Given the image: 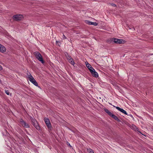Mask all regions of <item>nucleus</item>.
<instances>
[{
	"mask_svg": "<svg viewBox=\"0 0 153 153\" xmlns=\"http://www.w3.org/2000/svg\"><path fill=\"white\" fill-rule=\"evenodd\" d=\"M108 42L110 43H115L117 44H120L124 43V40L122 39H119L115 38H111L108 40Z\"/></svg>",
	"mask_w": 153,
	"mask_h": 153,
	"instance_id": "nucleus-1",
	"label": "nucleus"
},
{
	"mask_svg": "<svg viewBox=\"0 0 153 153\" xmlns=\"http://www.w3.org/2000/svg\"><path fill=\"white\" fill-rule=\"evenodd\" d=\"M33 54L36 58L38 60L41 62L42 64L44 63V61L42 57V56L39 52L36 51L34 52Z\"/></svg>",
	"mask_w": 153,
	"mask_h": 153,
	"instance_id": "nucleus-2",
	"label": "nucleus"
},
{
	"mask_svg": "<svg viewBox=\"0 0 153 153\" xmlns=\"http://www.w3.org/2000/svg\"><path fill=\"white\" fill-rule=\"evenodd\" d=\"M104 110L106 113L108 115L112 117L115 120L118 122L120 121V120L118 119L117 117L114 114H112L111 112L110 111H109L106 108H104Z\"/></svg>",
	"mask_w": 153,
	"mask_h": 153,
	"instance_id": "nucleus-3",
	"label": "nucleus"
},
{
	"mask_svg": "<svg viewBox=\"0 0 153 153\" xmlns=\"http://www.w3.org/2000/svg\"><path fill=\"white\" fill-rule=\"evenodd\" d=\"M28 76V78H29L30 81L31 82L35 85L36 86H38V84L36 81L34 79L33 77L31 75L30 73L28 72L27 73Z\"/></svg>",
	"mask_w": 153,
	"mask_h": 153,
	"instance_id": "nucleus-4",
	"label": "nucleus"
},
{
	"mask_svg": "<svg viewBox=\"0 0 153 153\" xmlns=\"http://www.w3.org/2000/svg\"><path fill=\"white\" fill-rule=\"evenodd\" d=\"M24 18L22 14H18L14 15L12 17L13 19L15 21H19L22 20Z\"/></svg>",
	"mask_w": 153,
	"mask_h": 153,
	"instance_id": "nucleus-5",
	"label": "nucleus"
},
{
	"mask_svg": "<svg viewBox=\"0 0 153 153\" xmlns=\"http://www.w3.org/2000/svg\"><path fill=\"white\" fill-rule=\"evenodd\" d=\"M20 123L24 127L28 128L30 127L28 124L26 122L22 119L20 120Z\"/></svg>",
	"mask_w": 153,
	"mask_h": 153,
	"instance_id": "nucleus-6",
	"label": "nucleus"
},
{
	"mask_svg": "<svg viewBox=\"0 0 153 153\" xmlns=\"http://www.w3.org/2000/svg\"><path fill=\"white\" fill-rule=\"evenodd\" d=\"M44 121L48 128H51V126L49 119L48 118H45Z\"/></svg>",
	"mask_w": 153,
	"mask_h": 153,
	"instance_id": "nucleus-7",
	"label": "nucleus"
},
{
	"mask_svg": "<svg viewBox=\"0 0 153 153\" xmlns=\"http://www.w3.org/2000/svg\"><path fill=\"white\" fill-rule=\"evenodd\" d=\"M90 72L94 77L96 78H97L98 77V74L94 68L92 69V70H90Z\"/></svg>",
	"mask_w": 153,
	"mask_h": 153,
	"instance_id": "nucleus-8",
	"label": "nucleus"
},
{
	"mask_svg": "<svg viewBox=\"0 0 153 153\" xmlns=\"http://www.w3.org/2000/svg\"><path fill=\"white\" fill-rule=\"evenodd\" d=\"M6 51V48L3 45L0 44V52L1 53L5 52Z\"/></svg>",
	"mask_w": 153,
	"mask_h": 153,
	"instance_id": "nucleus-9",
	"label": "nucleus"
},
{
	"mask_svg": "<svg viewBox=\"0 0 153 153\" xmlns=\"http://www.w3.org/2000/svg\"><path fill=\"white\" fill-rule=\"evenodd\" d=\"M86 23L89 25H93L95 26L97 25H98V24L96 22H92L89 21H86Z\"/></svg>",
	"mask_w": 153,
	"mask_h": 153,
	"instance_id": "nucleus-10",
	"label": "nucleus"
},
{
	"mask_svg": "<svg viewBox=\"0 0 153 153\" xmlns=\"http://www.w3.org/2000/svg\"><path fill=\"white\" fill-rule=\"evenodd\" d=\"M35 127V128L38 130H40V128L39 126L38 123L37 122H36L35 123V124H33V125Z\"/></svg>",
	"mask_w": 153,
	"mask_h": 153,
	"instance_id": "nucleus-11",
	"label": "nucleus"
},
{
	"mask_svg": "<svg viewBox=\"0 0 153 153\" xmlns=\"http://www.w3.org/2000/svg\"><path fill=\"white\" fill-rule=\"evenodd\" d=\"M85 64L86 67L88 68L90 71V70H92L94 68L91 67V66L88 62H85Z\"/></svg>",
	"mask_w": 153,
	"mask_h": 153,
	"instance_id": "nucleus-12",
	"label": "nucleus"
},
{
	"mask_svg": "<svg viewBox=\"0 0 153 153\" xmlns=\"http://www.w3.org/2000/svg\"><path fill=\"white\" fill-rule=\"evenodd\" d=\"M131 128L135 131H137L139 132L140 133L142 134L140 131H139L138 128H137L136 126L134 125H132Z\"/></svg>",
	"mask_w": 153,
	"mask_h": 153,
	"instance_id": "nucleus-13",
	"label": "nucleus"
},
{
	"mask_svg": "<svg viewBox=\"0 0 153 153\" xmlns=\"http://www.w3.org/2000/svg\"><path fill=\"white\" fill-rule=\"evenodd\" d=\"M68 60L69 62L70 63L71 65H74L75 64L74 61L73 59L71 57V58H70Z\"/></svg>",
	"mask_w": 153,
	"mask_h": 153,
	"instance_id": "nucleus-14",
	"label": "nucleus"
},
{
	"mask_svg": "<svg viewBox=\"0 0 153 153\" xmlns=\"http://www.w3.org/2000/svg\"><path fill=\"white\" fill-rule=\"evenodd\" d=\"M114 107H115L119 111H120L121 112L123 113L124 111V110L123 109V108H120V107H118V106H113Z\"/></svg>",
	"mask_w": 153,
	"mask_h": 153,
	"instance_id": "nucleus-15",
	"label": "nucleus"
},
{
	"mask_svg": "<svg viewBox=\"0 0 153 153\" xmlns=\"http://www.w3.org/2000/svg\"><path fill=\"white\" fill-rule=\"evenodd\" d=\"M65 54L68 60L71 57L68 53L67 52L65 53Z\"/></svg>",
	"mask_w": 153,
	"mask_h": 153,
	"instance_id": "nucleus-16",
	"label": "nucleus"
},
{
	"mask_svg": "<svg viewBox=\"0 0 153 153\" xmlns=\"http://www.w3.org/2000/svg\"><path fill=\"white\" fill-rule=\"evenodd\" d=\"M30 120L31 121V122L32 123V125H33V124H35L36 122H37V121L35 120V119H33L32 117H31L30 118Z\"/></svg>",
	"mask_w": 153,
	"mask_h": 153,
	"instance_id": "nucleus-17",
	"label": "nucleus"
},
{
	"mask_svg": "<svg viewBox=\"0 0 153 153\" xmlns=\"http://www.w3.org/2000/svg\"><path fill=\"white\" fill-rule=\"evenodd\" d=\"M87 150L89 153H94L93 150L90 148L88 149Z\"/></svg>",
	"mask_w": 153,
	"mask_h": 153,
	"instance_id": "nucleus-18",
	"label": "nucleus"
},
{
	"mask_svg": "<svg viewBox=\"0 0 153 153\" xmlns=\"http://www.w3.org/2000/svg\"><path fill=\"white\" fill-rule=\"evenodd\" d=\"M109 4L113 7H116V5L114 3H109Z\"/></svg>",
	"mask_w": 153,
	"mask_h": 153,
	"instance_id": "nucleus-19",
	"label": "nucleus"
},
{
	"mask_svg": "<svg viewBox=\"0 0 153 153\" xmlns=\"http://www.w3.org/2000/svg\"><path fill=\"white\" fill-rule=\"evenodd\" d=\"M5 93L7 95H9V92L8 90H5Z\"/></svg>",
	"mask_w": 153,
	"mask_h": 153,
	"instance_id": "nucleus-20",
	"label": "nucleus"
},
{
	"mask_svg": "<svg viewBox=\"0 0 153 153\" xmlns=\"http://www.w3.org/2000/svg\"><path fill=\"white\" fill-rule=\"evenodd\" d=\"M62 38L63 39H67L66 37L65 36V35L63 34Z\"/></svg>",
	"mask_w": 153,
	"mask_h": 153,
	"instance_id": "nucleus-21",
	"label": "nucleus"
},
{
	"mask_svg": "<svg viewBox=\"0 0 153 153\" xmlns=\"http://www.w3.org/2000/svg\"><path fill=\"white\" fill-rule=\"evenodd\" d=\"M123 113L127 115V113L126 111L125 110L124 111Z\"/></svg>",
	"mask_w": 153,
	"mask_h": 153,
	"instance_id": "nucleus-22",
	"label": "nucleus"
},
{
	"mask_svg": "<svg viewBox=\"0 0 153 153\" xmlns=\"http://www.w3.org/2000/svg\"><path fill=\"white\" fill-rule=\"evenodd\" d=\"M2 69V68L1 65H0V70H1Z\"/></svg>",
	"mask_w": 153,
	"mask_h": 153,
	"instance_id": "nucleus-23",
	"label": "nucleus"
},
{
	"mask_svg": "<svg viewBox=\"0 0 153 153\" xmlns=\"http://www.w3.org/2000/svg\"><path fill=\"white\" fill-rule=\"evenodd\" d=\"M67 144L68 145L70 146V147H71V146L70 144L69 143L67 142Z\"/></svg>",
	"mask_w": 153,
	"mask_h": 153,
	"instance_id": "nucleus-24",
	"label": "nucleus"
},
{
	"mask_svg": "<svg viewBox=\"0 0 153 153\" xmlns=\"http://www.w3.org/2000/svg\"><path fill=\"white\" fill-rule=\"evenodd\" d=\"M56 44H57L58 43H60V42L59 41H56Z\"/></svg>",
	"mask_w": 153,
	"mask_h": 153,
	"instance_id": "nucleus-25",
	"label": "nucleus"
},
{
	"mask_svg": "<svg viewBox=\"0 0 153 153\" xmlns=\"http://www.w3.org/2000/svg\"><path fill=\"white\" fill-rule=\"evenodd\" d=\"M1 83V81L0 79V83Z\"/></svg>",
	"mask_w": 153,
	"mask_h": 153,
	"instance_id": "nucleus-26",
	"label": "nucleus"
}]
</instances>
